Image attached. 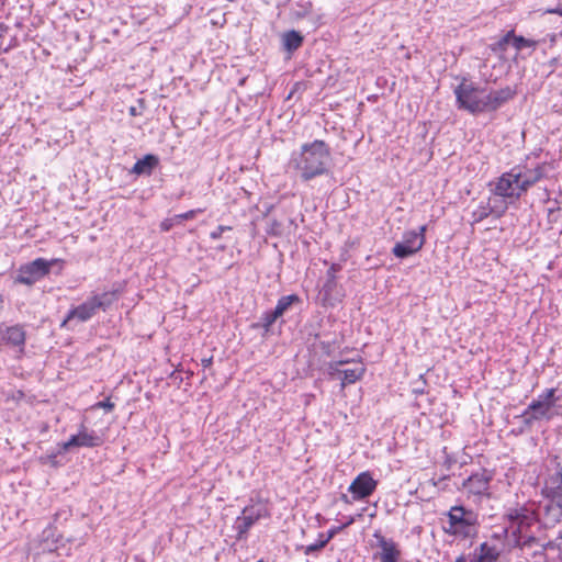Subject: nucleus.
Returning <instances> with one entry per match:
<instances>
[{
    "label": "nucleus",
    "mask_w": 562,
    "mask_h": 562,
    "mask_svg": "<svg viewBox=\"0 0 562 562\" xmlns=\"http://www.w3.org/2000/svg\"><path fill=\"white\" fill-rule=\"evenodd\" d=\"M330 151L323 140L304 144L297 154L292 155L291 162L300 172L303 181H310L327 172Z\"/></svg>",
    "instance_id": "obj_1"
},
{
    "label": "nucleus",
    "mask_w": 562,
    "mask_h": 562,
    "mask_svg": "<svg viewBox=\"0 0 562 562\" xmlns=\"http://www.w3.org/2000/svg\"><path fill=\"white\" fill-rule=\"evenodd\" d=\"M543 167L538 166L533 169L515 167L508 172L503 173L496 181L495 195L502 198L518 199L531 186L543 178Z\"/></svg>",
    "instance_id": "obj_2"
},
{
    "label": "nucleus",
    "mask_w": 562,
    "mask_h": 562,
    "mask_svg": "<svg viewBox=\"0 0 562 562\" xmlns=\"http://www.w3.org/2000/svg\"><path fill=\"white\" fill-rule=\"evenodd\" d=\"M558 397L555 396V389H547L543 393L533 400L522 416L527 424L535 420H550L560 415L559 407L557 406Z\"/></svg>",
    "instance_id": "obj_3"
},
{
    "label": "nucleus",
    "mask_w": 562,
    "mask_h": 562,
    "mask_svg": "<svg viewBox=\"0 0 562 562\" xmlns=\"http://www.w3.org/2000/svg\"><path fill=\"white\" fill-rule=\"evenodd\" d=\"M454 92L460 108L472 113L486 111L485 90L462 82Z\"/></svg>",
    "instance_id": "obj_4"
},
{
    "label": "nucleus",
    "mask_w": 562,
    "mask_h": 562,
    "mask_svg": "<svg viewBox=\"0 0 562 562\" xmlns=\"http://www.w3.org/2000/svg\"><path fill=\"white\" fill-rule=\"evenodd\" d=\"M427 226L423 225L418 231H407L403 234L402 240L397 241L392 252L396 258L404 259L417 254L425 245Z\"/></svg>",
    "instance_id": "obj_5"
},
{
    "label": "nucleus",
    "mask_w": 562,
    "mask_h": 562,
    "mask_svg": "<svg viewBox=\"0 0 562 562\" xmlns=\"http://www.w3.org/2000/svg\"><path fill=\"white\" fill-rule=\"evenodd\" d=\"M347 362L337 361L328 366V373L333 379L341 380V387L347 384L356 383L361 380L366 373V366L362 362L353 363L351 367H345Z\"/></svg>",
    "instance_id": "obj_6"
},
{
    "label": "nucleus",
    "mask_w": 562,
    "mask_h": 562,
    "mask_svg": "<svg viewBox=\"0 0 562 562\" xmlns=\"http://www.w3.org/2000/svg\"><path fill=\"white\" fill-rule=\"evenodd\" d=\"M103 442L101 436L93 430H88L81 426L78 434L72 435L67 441L58 445V452H66L71 448H94L101 446Z\"/></svg>",
    "instance_id": "obj_7"
},
{
    "label": "nucleus",
    "mask_w": 562,
    "mask_h": 562,
    "mask_svg": "<svg viewBox=\"0 0 562 562\" xmlns=\"http://www.w3.org/2000/svg\"><path fill=\"white\" fill-rule=\"evenodd\" d=\"M52 262L43 258L22 266L19 269L16 281L19 283L31 285L49 272Z\"/></svg>",
    "instance_id": "obj_8"
},
{
    "label": "nucleus",
    "mask_w": 562,
    "mask_h": 562,
    "mask_svg": "<svg viewBox=\"0 0 562 562\" xmlns=\"http://www.w3.org/2000/svg\"><path fill=\"white\" fill-rule=\"evenodd\" d=\"M378 481L373 479L369 471L361 472L350 484L348 491L353 499H363L369 497L376 488Z\"/></svg>",
    "instance_id": "obj_9"
},
{
    "label": "nucleus",
    "mask_w": 562,
    "mask_h": 562,
    "mask_svg": "<svg viewBox=\"0 0 562 562\" xmlns=\"http://www.w3.org/2000/svg\"><path fill=\"white\" fill-rule=\"evenodd\" d=\"M544 493L551 498L552 505L557 506L558 514H562V467L548 479Z\"/></svg>",
    "instance_id": "obj_10"
},
{
    "label": "nucleus",
    "mask_w": 562,
    "mask_h": 562,
    "mask_svg": "<svg viewBox=\"0 0 562 562\" xmlns=\"http://www.w3.org/2000/svg\"><path fill=\"white\" fill-rule=\"evenodd\" d=\"M268 514L267 505L262 502L254 503L244 508L241 515L238 517V527H250L254 524L260 522Z\"/></svg>",
    "instance_id": "obj_11"
},
{
    "label": "nucleus",
    "mask_w": 562,
    "mask_h": 562,
    "mask_svg": "<svg viewBox=\"0 0 562 562\" xmlns=\"http://www.w3.org/2000/svg\"><path fill=\"white\" fill-rule=\"evenodd\" d=\"M98 301H93V299H89L88 301L83 302L76 308H72L69 311L66 319L63 322L61 326H66L70 321L78 319L79 322H86L92 317V315L95 313V311L99 308Z\"/></svg>",
    "instance_id": "obj_12"
},
{
    "label": "nucleus",
    "mask_w": 562,
    "mask_h": 562,
    "mask_svg": "<svg viewBox=\"0 0 562 562\" xmlns=\"http://www.w3.org/2000/svg\"><path fill=\"white\" fill-rule=\"evenodd\" d=\"M378 540V544L381 548V562H398L401 558V551L397 544L392 539H386L379 531L374 535Z\"/></svg>",
    "instance_id": "obj_13"
},
{
    "label": "nucleus",
    "mask_w": 562,
    "mask_h": 562,
    "mask_svg": "<svg viewBox=\"0 0 562 562\" xmlns=\"http://www.w3.org/2000/svg\"><path fill=\"white\" fill-rule=\"evenodd\" d=\"M516 94V90L510 87H505L499 90L486 92V111L498 109L505 102L512 100Z\"/></svg>",
    "instance_id": "obj_14"
},
{
    "label": "nucleus",
    "mask_w": 562,
    "mask_h": 562,
    "mask_svg": "<svg viewBox=\"0 0 562 562\" xmlns=\"http://www.w3.org/2000/svg\"><path fill=\"white\" fill-rule=\"evenodd\" d=\"M334 533L335 531L333 529H329L327 532H318L317 539L315 541H311L310 538H312V536H310L308 532H306V530H303L305 542L302 544L301 548L305 554H311L313 552L319 551L334 537Z\"/></svg>",
    "instance_id": "obj_15"
},
{
    "label": "nucleus",
    "mask_w": 562,
    "mask_h": 562,
    "mask_svg": "<svg viewBox=\"0 0 562 562\" xmlns=\"http://www.w3.org/2000/svg\"><path fill=\"white\" fill-rule=\"evenodd\" d=\"M449 521L452 526L462 524L464 527H471L477 524V516L462 506H454L449 512Z\"/></svg>",
    "instance_id": "obj_16"
},
{
    "label": "nucleus",
    "mask_w": 562,
    "mask_h": 562,
    "mask_svg": "<svg viewBox=\"0 0 562 562\" xmlns=\"http://www.w3.org/2000/svg\"><path fill=\"white\" fill-rule=\"evenodd\" d=\"M463 490L469 495L480 496L487 492L488 490V479L484 474H474L471 475L464 483Z\"/></svg>",
    "instance_id": "obj_17"
},
{
    "label": "nucleus",
    "mask_w": 562,
    "mask_h": 562,
    "mask_svg": "<svg viewBox=\"0 0 562 562\" xmlns=\"http://www.w3.org/2000/svg\"><path fill=\"white\" fill-rule=\"evenodd\" d=\"M508 520L516 527H531L536 522V516L532 510L518 508L508 513Z\"/></svg>",
    "instance_id": "obj_18"
},
{
    "label": "nucleus",
    "mask_w": 562,
    "mask_h": 562,
    "mask_svg": "<svg viewBox=\"0 0 562 562\" xmlns=\"http://www.w3.org/2000/svg\"><path fill=\"white\" fill-rule=\"evenodd\" d=\"M501 555V550L495 546L483 542L475 550L473 559L470 562H497Z\"/></svg>",
    "instance_id": "obj_19"
},
{
    "label": "nucleus",
    "mask_w": 562,
    "mask_h": 562,
    "mask_svg": "<svg viewBox=\"0 0 562 562\" xmlns=\"http://www.w3.org/2000/svg\"><path fill=\"white\" fill-rule=\"evenodd\" d=\"M2 339L8 345L19 347L20 350L22 351L23 346L25 344V331L21 326H11L5 328V330L2 334Z\"/></svg>",
    "instance_id": "obj_20"
},
{
    "label": "nucleus",
    "mask_w": 562,
    "mask_h": 562,
    "mask_svg": "<svg viewBox=\"0 0 562 562\" xmlns=\"http://www.w3.org/2000/svg\"><path fill=\"white\" fill-rule=\"evenodd\" d=\"M159 164L157 156L148 154L142 159L137 160L133 166L132 171L136 175H150L153 169Z\"/></svg>",
    "instance_id": "obj_21"
},
{
    "label": "nucleus",
    "mask_w": 562,
    "mask_h": 562,
    "mask_svg": "<svg viewBox=\"0 0 562 562\" xmlns=\"http://www.w3.org/2000/svg\"><path fill=\"white\" fill-rule=\"evenodd\" d=\"M302 43L303 36L294 30L288 31L282 35V44L284 49L288 52L296 50L302 45Z\"/></svg>",
    "instance_id": "obj_22"
},
{
    "label": "nucleus",
    "mask_w": 562,
    "mask_h": 562,
    "mask_svg": "<svg viewBox=\"0 0 562 562\" xmlns=\"http://www.w3.org/2000/svg\"><path fill=\"white\" fill-rule=\"evenodd\" d=\"M538 45V42L531 38H526L520 35H516L513 31V37H510V46L517 52H521L522 49L535 50Z\"/></svg>",
    "instance_id": "obj_23"
},
{
    "label": "nucleus",
    "mask_w": 562,
    "mask_h": 562,
    "mask_svg": "<svg viewBox=\"0 0 562 562\" xmlns=\"http://www.w3.org/2000/svg\"><path fill=\"white\" fill-rule=\"evenodd\" d=\"M510 37H513V31H508L499 41L491 45V49L497 55L499 59L506 60V50L510 45Z\"/></svg>",
    "instance_id": "obj_24"
},
{
    "label": "nucleus",
    "mask_w": 562,
    "mask_h": 562,
    "mask_svg": "<svg viewBox=\"0 0 562 562\" xmlns=\"http://www.w3.org/2000/svg\"><path fill=\"white\" fill-rule=\"evenodd\" d=\"M487 206L491 209V214L496 217H501L507 210V203L502 199L501 195H495L493 191V195L487 201Z\"/></svg>",
    "instance_id": "obj_25"
},
{
    "label": "nucleus",
    "mask_w": 562,
    "mask_h": 562,
    "mask_svg": "<svg viewBox=\"0 0 562 562\" xmlns=\"http://www.w3.org/2000/svg\"><path fill=\"white\" fill-rule=\"evenodd\" d=\"M299 301L300 299L296 294L282 296L279 299L273 311L281 317L293 303H297Z\"/></svg>",
    "instance_id": "obj_26"
},
{
    "label": "nucleus",
    "mask_w": 562,
    "mask_h": 562,
    "mask_svg": "<svg viewBox=\"0 0 562 562\" xmlns=\"http://www.w3.org/2000/svg\"><path fill=\"white\" fill-rule=\"evenodd\" d=\"M119 295H120V291L119 290H113V291H110V292H104L101 295H94V296H92V299H93V301H98L99 303H101L99 305V308H105L112 302L117 300Z\"/></svg>",
    "instance_id": "obj_27"
},
{
    "label": "nucleus",
    "mask_w": 562,
    "mask_h": 562,
    "mask_svg": "<svg viewBox=\"0 0 562 562\" xmlns=\"http://www.w3.org/2000/svg\"><path fill=\"white\" fill-rule=\"evenodd\" d=\"M59 537H56L54 532H49L42 542L43 551L54 552L59 549Z\"/></svg>",
    "instance_id": "obj_28"
},
{
    "label": "nucleus",
    "mask_w": 562,
    "mask_h": 562,
    "mask_svg": "<svg viewBox=\"0 0 562 562\" xmlns=\"http://www.w3.org/2000/svg\"><path fill=\"white\" fill-rule=\"evenodd\" d=\"M488 215H491V209H488L487 204L477 206V209L474 210L472 214L474 222H481Z\"/></svg>",
    "instance_id": "obj_29"
},
{
    "label": "nucleus",
    "mask_w": 562,
    "mask_h": 562,
    "mask_svg": "<svg viewBox=\"0 0 562 562\" xmlns=\"http://www.w3.org/2000/svg\"><path fill=\"white\" fill-rule=\"evenodd\" d=\"M280 316L274 312V311H270V312H266L263 313L262 317H261V321H262V326L266 328V329H269L271 327V325L279 318Z\"/></svg>",
    "instance_id": "obj_30"
},
{
    "label": "nucleus",
    "mask_w": 562,
    "mask_h": 562,
    "mask_svg": "<svg viewBox=\"0 0 562 562\" xmlns=\"http://www.w3.org/2000/svg\"><path fill=\"white\" fill-rule=\"evenodd\" d=\"M200 212H201V210H190V211H188L186 213H181V214L176 215L175 220H177V222L186 221V220H192Z\"/></svg>",
    "instance_id": "obj_31"
},
{
    "label": "nucleus",
    "mask_w": 562,
    "mask_h": 562,
    "mask_svg": "<svg viewBox=\"0 0 562 562\" xmlns=\"http://www.w3.org/2000/svg\"><path fill=\"white\" fill-rule=\"evenodd\" d=\"M231 229H232L231 226L220 225L215 231L211 232L210 237L212 239H218V238L222 237V234L224 232H227V231H231Z\"/></svg>",
    "instance_id": "obj_32"
},
{
    "label": "nucleus",
    "mask_w": 562,
    "mask_h": 562,
    "mask_svg": "<svg viewBox=\"0 0 562 562\" xmlns=\"http://www.w3.org/2000/svg\"><path fill=\"white\" fill-rule=\"evenodd\" d=\"M177 222V220L173 218H166L161 223H160V228L161 231L164 232H168L171 229V227L175 225V223Z\"/></svg>",
    "instance_id": "obj_33"
},
{
    "label": "nucleus",
    "mask_w": 562,
    "mask_h": 562,
    "mask_svg": "<svg viewBox=\"0 0 562 562\" xmlns=\"http://www.w3.org/2000/svg\"><path fill=\"white\" fill-rule=\"evenodd\" d=\"M98 407L104 408L106 411H112L114 408V404L110 402L109 400L99 402L97 404Z\"/></svg>",
    "instance_id": "obj_34"
},
{
    "label": "nucleus",
    "mask_w": 562,
    "mask_h": 562,
    "mask_svg": "<svg viewBox=\"0 0 562 562\" xmlns=\"http://www.w3.org/2000/svg\"><path fill=\"white\" fill-rule=\"evenodd\" d=\"M312 11V3L311 2H307L306 5L304 7V10L302 12H297V18H304L306 15L310 14V12Z\"/></svg>",
    "instance_id": "obj_35"
},
{
    "label": "nucleus",
    "mask_w": 562,
    "mask_h": 562,
    "mask_svg": "<svg viewBox=\"0 0 562 562\" xmlns=\"http://www.w3.org/2000/svg\"><path fill=\"white\" fill-rule=\"evenodd\" d=\"M546 13L559 14L562 16V2H560L555 8L546 10Z\"/></svg>",
    "instance_id": "obj_36"
},
{
    "label": "nucleus",
    "mask_w": 562,
    "mask_h": 562,
    "mask_svg": "<svg viewBox=\"0 0 562 562\" xmlns=\"http://www.w3.org/2000/svg\"><path fill=\"white\" fill-rule=\"evenodd\" d=\"M212 364V358L202 359V366L209 368Z\"/></svg>",
    "instance_id": "obj_37"
},
{
    "label": "nucleus",
    "mask_w": 562,
    "mask_h": 562,
    "mask_svg": "<svg viewBox=\"0 0 562 562\" xmlns=\"http://www.w3.org/2000/svg\"><path fill=\"white\" fill-rule=\"evenodd\" d=\"M128 112L132 116H136L138 114L135 106H131Z\"/></svg>",
    "instance_id": "obj_38"
},
{
    "label": "nucleus",
    "mask_w": 562,
    "mask_h": 562,
    "mask_svg": "<svg viewBox=\"0 0 562 562\" xmlns=\"http://www.w3.org/2000/svg\"><path fill=\"white\" fill-rule=\"evenodd\" d=\"M42 460H45V462H53V460H54V456H49V457H46V458H42Z\"/></svg>",
    "instance_id": "obj_39"
},
{
    "label": "nucleus",
    "mask_w": 562,
    "mask_h": 562,
    "mask_svg": "<svg viewBox=\"0 0 562 562\" xmlns=\"http://www.w3.org/2000/svg\"><path fill=\"white\" fill-rule=\"evenodd\" d=\"M457 528H453V529H446V531H448L450 535H457Z\"/></svg>",
    "instance_id": "obj_40"
},
{
    "label": "nucleus",
    "mask_w": 562,
    "mask_h": 562,
    "mask_svg": "<svg viewBox=\"0 0 562 562\" xmlns=\"http://www.w3.org/2000/svg\"><path fill=\"white\" fill-rule=\"evenodd\" d=\"M457 562H464V557H463V555L459 557V558L457 559Z\"/></svg>",
    "instance_id": "obj_41"
},
{
    "label": "nucleus",
    "mask_w": 562,
    "mask_h": 562,
    "mask_svg": "<svg viewBox=\"0 0 562 562\" xmlns=\"http://www.w3.org/2000/svg\"><path fill=\"white\" fill-rule=\"evenodd\" d=\"M257 562H265V561H263V560H259V561H257Z\"/></svg>",
    "instance_id": "obj_42"
}]
</instances>
